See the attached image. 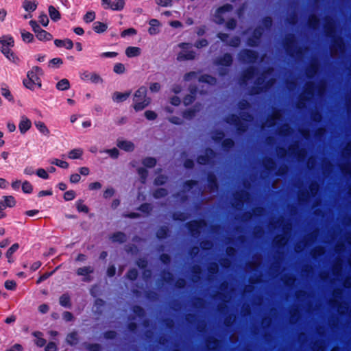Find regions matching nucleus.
Wrapping results in <instances>:
<instances>
[{
    "mask_svg": "<svg viewBox=\"0 0 351 351\" xmlns=\"http://www.w3.org/2000/svg\"><path fill=\"white\" fill-rule=\"evenodd\" d=\"M14 45V40L10 35H5L0 37V50L2 53L10 61L16 62L18 58L15 56L10 48Z\"/></svg>",
    "mask_w": 351,
    "mask_h": 351,
    "instance_id": "obj_3",
    "label": "nucleus"
},
{
    "mask_svg": "<svg viewBox=\"0 0 351 351\" xmlns=\"http://www.w3.org/2000/svg\"><path fill=\"white\" fill-rule=\"evenodd\" d=\"M258 58V53L254 50L243 49L239 53V59L243 62L254 63Z\"/></svg>",
    "mask_w": 351,
    "mask_h": 351,
    "instance_id": "obj_6",
    "label": "nucleus"
},
{
    "mask_svg": "<svg viewBox=\"0 0 351 351\" xmlns=\"http://www.w3.org/2000/svg\"><path fill=\"white\" fill-rule=\"evenodd\" d=\"M54 45L57 47H65L66 49H71L73 47V43L69 38L64 40L56 39L54 40Z\"/></svg>",
    "mask_w": 351,
    "mask_h": 351,
    "instance_id": "obj_21",
    "label": "nucleus"
},
{
    "mask_svg": "<svg viewBox=\"0 0 351 351\" xmlns=\"http://www.w3.org/2000/svg\"><path fill=\"white\" fill-rule=\"evenodd\" d=\"M21 34L22 40L25 43H30L34 40V35L32 33L23 29L21 31Z\"/></svg>",
    "mask_w": 351,
    "mask_h": 351,
    "instance_id": "obj_43",
    "label": "nucleus"
},
{
    "mask_svg": "<svg viewBox=\"0 0 351 351\" xmlns=\"http://www.w3.org/2000/svg\"><path fill=\"white\" fill-rule=\"evenodd\" d=\"M22 5L24 10L27 12H34L37 8V3L36 1L29 0H24Z\"/></svg>",
    "mask_w": 351,
    "mask_h": 351,
    "instance_id": "obj_36",
    "label": "nucleus"
},
{
    "mask_svg": "<svg viewBox=\"0 0 351 351\" xmlns=\"http://www.w3.org/2000/svg\"><path fill=\"white\" fill-rule=\"evenodd\" d=\"M324 32L326 36L332 40V49L342 50L344 48V41L341 36L336 35L335 21L331 17L326 19Z\"/></svg>",
    "mask_w": 351,
    "mask_h": 351,
    "instance_id": "obj_1",
    "label": "nucleus"
},
{
    "mask_svg": "<svg viewBox=\"0 0 351 351\" xmlns=\"http://www.w3.org/2000/svg\"><path fill=\"white\" fill-rule=\"evenodd\" d=\"M59 303L62 306L70 308L71 307L70 295L68 293L62 294L59 298Z\"/></svg>",
    "mask_w": 351,
    "mask_h": 351,
    "instance_id": "obj_33",
    "label": "nucleus"
},
{
    "mask_svg": "<svg viewBox=\"0 0 351 351\" xmlns=\"http://www.w3.org/2000/svg\"><path fill=\"white\" fill-rule=\"evenodd\" d=\"M22 191L23 193L30 194L32 193L33 186L29 181H24L21 184Z\"/></svg>",
    "mask_w": 351,
    "mask_h": 351,
    "instance_id": "obj_60",
    "label": "nucleus"
},
{
    "mask_svg": "<svg viewBox=\"0 0 351 351\" xmlns=\"http://www.w3.org/2000/svg\"><path fill=\"white\" fill-rule=\"evenodd\" d=\"M35 125L38 131L44 135L48 136L50 133L49 130L47 128L45 123L42 121L35 122Z\"/></svg>",
    "mask_w": 351,
    "mask_h": 351,
    "instance_id": "obj_44",
    "label": "nucleus"
},
{
    "mask_svg": "<svg viewBox=\"0 0 351 351\" xmlns=\"http://www.w3.org/2000/svg\"><path fill=\"white\" fill-rule=\"evenodd\" d=\"M241 44V38L238 36H234L230 38L229 42L227 43L228 45L232 47H238Z\"/></svg>",
    "mask_w": 351,
    "mask_h": 351,
    "instance_id": "obj_64",
    "label": "nucleus"
},
{
    "mask_svg": "<svg viewBox=\"0 0 351 351\" xmlns=\"http://www.w3.org/2000/svg\"><path fill=\"white\" fill-rule=\"evenodd\" d=\"M136 103L133 106V108L136 111L142 110L145 108H146L151 101V99L147 97H143V99H136Z\"/></svg>",
    "mask_w": 351,
    "mask_h": 351,
    "instance_id": "obj_20",
    "label": "nucleus"
},
{
    "mask_svg": "<svg viewBox=\"0 0 351 351\" xmlns=\"http://www.w3.org/2000/svg\"><path fill=\"white\" fill-rule=\"evenodd\" d=\"M19 248V243H14L6 252V257L8 258V262L11 263L10 258L12 257V254L16 252L18 249Z\"/></svg>",
    "mask_w": 351,
    "mask_h": 351,
    "instance_id": "obj_54",
    "label": "nucleus"
},
{
    "mask_svg": "<svg viewBox=\"0 0 351 351\" xmlns=\"http://www.w3.org/2000/svg\"><path fill=\"white\" fill-rule=\"evenodd\" d=\"M233 10V5L230 3H226L220 7H219L215 14V16L217 19V23L221 25L225 22V19L222 14L225 12H231Z\"/></svg>",
    "mask_w": 351,
    "mask_h": 351,
    "instance_id": "obj_10",
    "label": "nucleus"
},
{
    "mask_svg": "<svg viewBox=\"0 0 351 351\" xmlns=\"http://www.w3.org/2000/svg\"><path fill=\"white\" fill-rule=\"evenodd\" d=\"M297 40L295 34H289L286 36L283 41V47L285 52L290 57H294L295 55H300L302 53V48H296Z\"/></svg>",
    "mask_w": 351,
    "mask_h": 351,
    "instance_id": "obj_4",
    "label": "nucleus"
},
{
    "mask_svg": "<svg viewBox=\"0 0 351 351\" xmlns=\"http://www.w3.org/2000/svg\"><path fill=\"white\" fill-rule=\"evenodd\" d=\"M162 280L166 283H171L173 280V276L169 271L164 270L162 272Z\"/></svg>",
    "mask_w": 351,
    "mask_h": 351,
    "instance_id": "obj_53",
    "label": "nucleus"
},
{
    "mask_svg": "<svg viewBox=\"0 0 351 351\" xmlns=\"http://www.w3.org/2000/svg\"><path fill=\"white\" fill-rule=\"evenodd\" d=\"M147 88L145 86L140 87L133 95L136 99H143V97H147Z\"/></svg>",
    "mask_w": 351,
    "mask_h": 351,
    "instance_id": "obj_62",
    "label": "nucleus"
},
{
    "mask_svg": "<svg viewBox=\"0 0 351 351\" xmlns=\"http://www.w3.org/2000/svg\"><path fill=\"white\" fill-rule=\"evenodd\" d=\"M125 5V0H115L112 2L111 10L114 11H121Z\"/></svg>",
    "mask_w": 351,
    "mask_h": 351,
    "instance_id": "obj_50",
    "label": "nucleus"
},
{
    "mask_svg": "<svg viewBox=\"0 0 351 351\" xmlns=\"http://www.w3.org/2000/svg\"><path fill=\"white\" fill-rule=\"evenodd\" d=\"M56 87L59 90H66L70 88V83L67 79H62L56 85Z\"/></svg>",
    "mask_w": 351,
    "mask_h": 351,
    "instance_id": "obj_41",
    "label": "nucleus"
},
{
    "mask_svg": "<svg viewBox=\"0 0 351 351\" xmlns=\"http://www.w3.org/2000/svg\"><path fill=\"white\" fill-rule=\"evenodd\" d=\"M138 173L140 176L141 182L145 184L148 177V171L144 167H140L138 169Z\"/></svg>",
    "mask_w": 351,
    "mask_h": 351,
    "instance_id": "obj_56",
    "label": "nucleus"
},
{
    "mask_svg": "<svg viewBox=\"0 0 351 351\" xmlns=\"http://www.w3.org/2000/svg\"><path fill=\"white\" fill-rule=\"evenodd\" d=\"M100 153H106L109 155V156L112 159H117L119 156V151L116 147L112 149H107L104 151H100Z\"/></svg>",
    "mask_w": 351,
    "mask_h": 351,
    "instance_id": "obj_47",
    "label": "nucleus"
},
{
    "mask_svg": "<svg viewBox=\"0 0 351 351\" xmlns=\"http://www.w3.org/2000/svg\"><path fill=\"white\" fill-rule=\"evenodd\" d=\"M110 240L114 243L122 244L126 242L127 236L123 232H116L110 236Z\"/></svg>",
    "mask_w": 351,
    "mask_h": 351,
    "instance_id": "obj_18",
    "label": "nucleus"
},
{
    "mask_svg": "<svg viewBox=\"0 0 351 351\" xmlns=\"http://www.w3.org/2000/svg\"><path fill=\"white\" fill-rule=\"evenodd\" d=\"M256 68L251 66L247 68L242 73L241 80V83H245L247 80L253 78L255 75Z\"/></svg>",
    "mask_w": 351,
    "mask_h": 351,
    "instance_id": "obj_19",
    "label": "nucleus"
},
{
    "mask_svg": "<svg viewBox=\"0 0 351 351\" xmlns=\"http://www.w3.org/2000/svg\"><path fill=\"white\" fill-rule=\"evenodd\" d=\"M287 239L286 238L282 236V235H280V236H278V237L276 238V239L274 240V245L278 248H281L282 247L285 243H287Z\"/></svg>",
    "mask_w": 351,
    "mask_h": 351,
    "instance_id": "obj_61",
    "label": "nucleus"
},
{
    "mask_svg": "<svg viewBox=\"0 0 351 351\" xmlns=\"http://www.w3.org/2000/svg\"><path fill=\"white\" fill-rule=\"evenodd\" d=\"M32 122L31 121L25 116H22L21 118V121L19 124V129L20 132L22 134L26 133L31 128Z\"/></svg>",
    "mask_w": 351,
    "mask_h": 351,
    "instance_id": "obj_17",
    "label": "nucleus"
},
{
    "mask_svg": "<svg viewBox=\"0 0 351 351\" xmlns=\"http://www.w3.org/2000/svg\"><path fill=\"white\" fill-rule=\"evenodd\" d=\"M43 75V69L38 66H34L27 73V78L23 80V85L28 89L34 90L36 87L41 88L42 83L40 78V75Z\"/></svg>",
    "mask_w": 351,
    "mask_h": 351,
    "instance_id": "obj_2",
    "label": "nucleus"
},
{
    "mask_svg": "<svg viewBox=\"0 0 351 351\" xmlns=\"http://www.w3.org/2000/svg\"><path fill=\"white\" fill-rule=\"evenodd\" d=\"M224 132L222 130H216L215 134L212 136V139L217 143H221L224 139Z\"/></svg>",
    "mask_w": 351,
    "mask_h": 351,
    "instance_id": "obj_48",
    "label": "nucleus"
},
{
    "mask_svg": "<svg viewBox=\"0 0 351 351\" xmlns=\"http://www.w3.org/2000/svg\"><path fill=\"white\" fill-rule=\"evenodd\" d=\"M93 272H94V269L91 266H85V267H80L76 271V274L77 276H84V281H85V282H90L91 280L90 274Z\"/></svg>",
    "mask_w": 351,
    "mask_h": 351,
    "instance_id": "obj_15",
    "label": "nucleus"
},
{
    "mask_svg": "<svg viewBox=\"0 0 351 351\" xmlns=\"http://www.w3.org/2000/svg\"><path fill=\"white\" fill-rule=\"evenodd\" d=\"M66 341L71 346L77 344L78 341L77 334L76 332H72L69 333L66 337Z\"/></svg>",
    "mask_w": 351,
    "mask_h": 351,
    "instance_id": "obj_51",
    "label": "nucleus"
},
{
    "mask_svg": "<svg viewBox=\"0 0 351 351\" xmlns=\"http://www.w3.org/2000/svg\"><path fill=\"white\" fill-rule=\"evenodd\" d=\"M83 154V151L81 149H73L69 152V158L71 159H78Z\"/></svg>",
    "mask_w": 351,
    "mask_h": 351,
    "instance_id": "obj_52",
    "label": "nucleus"
},
{
    "mask_svg": "<svg viewBox=\"0 0 351 351\" xmlns=\"http://www.w3.org/2000/svg\"><path fill=\"white\" fill-rule=\"evenodd\" d=\"M249 193L245 191H241L239 192H237L234 195V199L237 205L241 206L243 204L245 201V197H248Z\"/></svg>",
    "mask_w": 351,
    "mask_h": 351,
    "instance_id": "obj_26",
    "label": "nucleus"
},
{
    "mask_svg": "<svg viewBox=\"0 0 351 351\" xmlns=\"http://www.w3.org/2000/svg\"><path fill=\"white\" fill-rule=\"evenodd\" d=\"M232 63L233 58L229 53H225L223 56L218 57L215 60V64L221 66L229 67Z\"/></svg>",
    "mask_w": 351,
    "mask_h": 351,
    "instance_id": "obj_13",
    "label": "nucleus"
},
{
    "mask_svg": "<svg viewBox=\"0 0 351 351\" xmlns=\"http://www.w3.org/2000/svg\"><path fill=\"white\" fill-rule=\"evenodd\" d=\"M195 58V52L193 51H181L178 54V61L192 60Z\"/></svg>",
    "mask_w": 351,
    "mask_h": 351,
    "instance_id": "obj_22",
    "label": "nucleus"
},
{
    "mask_svg": "<svg viewBox=\"0 0 351 351\" xmlns=\"http://www.w3.org/2000/svg\"><path fill=\"white\" fill-rule=\"evenodd\" d=\"M156 162V159L154 157H146L142 161V164L147 168L154 167Z\"/></svg>",
    "mask_w": 351,
    "mask_h": 351,
    "instance_id": "obj_45",
    "label": "nucleus"
},
{
    "mask_svg": "<svg viewBox=\"0 0 351 351\" xmlns=\"http://www.w3.org/2000/svg\"><path fill=\"white\" fill-rule=\"evenodd\" d=\"M206 225L204 220L203 219H195L189 221L186 223V227L193 237H197L200 234V230L202 228Z\"/></svg>",
    "mask_w": 351,
    "mask_h": 351,
    "instance_id": "obj_7",
    "label": "nucleus"
},
{
    "mask_svg": "<svg viewBox=\"0 0 351 351\" xmlns=\"http://www.w3.org/2000/svg\"><path fill=\"white\" fill-rule=\"evenodd\" d=\"M80 77L84 81H90L93 84H101L103 82V79L95 73L84 71L81 73Z\"/></svg>",
    "mask_w": 351,
    "mask_h": 351,
    "instance_id": "obj_11",
    "label": "nucleus"
},
{
    "mask_svg": "<svg viewBox=\"0 0 351 351\" xmlns=\"http://www.w3.org/2000/svg\"><path fill=\"white\" fill-rule=\"evenodd\" d=\"M48 10H49V16L53 21L56 22L60 19V18H61L60 13L58 10L56 9V8L54 6L49 5Z\"/></svg>",
    "mask_w": 351,
    "mask_h": 351,
    "instance_id": "obj_34",
    "label": "nucleus"
},
{
    "mask_svg": "<svg viewBox=\"0 0 351 351\" xmlns=\"http://www.w3.org/2000/svg\"><path fill=\"white\" fill-rule=\"evenodd\" d=\"M216 156V152L210 147L205 149V154L199 155L197 157V162L199 165H208L213 163V160Z\"/></svg>",
    "mask_w": 351,
    "mask_h": 351,
    "instance_id": "obj_9",
    "label": "nucleus"
},
{
    "mask_svg": "<svg viewBox=\"0 0 351 351\" xmlns=\"http://www.w3.org/2000/svg\"><path fill=\"white\" fill-rule=\"evenodd\" d=\"M208 188L210 192L218 190L219 184L216 175L213 172H209L207 175Z\"/></svg>",
    "mask_w": 351,
    "mask_h": 351,
    "instance_id": "obj_14",
    "label": "nucleus"
},
{
    "mask_svg": "<svg viewBox=\"0 0 351 351\" xmlns=\"http://www.w3.org/2000/svg\"><path fill=\"white\" fill-rule=\"evenodd\" d=\"M108 28L107 24L100 22V21H95L93 24V29L95 32L97 34H101L106 31Z\"/></svg>",
    "mask_w": 351,
    "mask_h": 351,
    "instance_id": "obj_32",
    "label": "nucleus"
},
{
    "mask_svg": "<svg viewBox=\"0 0 351 351\" xmlns=\"http://www.w3.org/2000/svg\"><path fill=\"white\" fill-rule=\"evenodd\" d=\"M307 24L310 28L313 29H317V27H318L320 24L319 17L315 14L310 15L308 19Z\"/></svg>",
    "mask_w": 351,
    "mask_h": 351,
    "instance_id": "obj_30",
    "label": "nucleus"
},
{
    "mask_svg": "<svg viewBox=\"0 0 351 351\" xmlns=\"http://www.w3.org/2000/svg\"><path fill=\"white\" fill-rule=\"evenodd\" d=\"M264 33V28L258 25L256 27L252 32L251 36L247 38L246 43L249 47H256L259 45L261 38Z\"/></svg>",
    "mask_w": 351,
    "mask_h": 351,
    "instance_id": "obj_5",
    "label": "nucleus"
},
{
    "mask_svg": "<svg viewBox=\"0 0 351 351\" xmlns=\"http://www.w3.org/2000/svg\"><path fill=\"white\" fill-rule=\"evenodd\" d=\"M83 346L84 348L88 351H101L102 347L99 343H84Z\"/></svg>",
    "mask_w": 351,
    "mask_h": 351,
    "instance_id": "obj_40",
    "label": "nucleus"
},
{
    "mask_svg": "<svg viewBox=\"0 0 351 351\" xmlns=\"http://www.w3.org/2000/svg\"><path fill=\"white\" fill-rule=\"evenodd\" d=\"M240 119H241L238 115L236 114H232L226 118L225 121L230 125H235Z\"/></svg>",
    "mask_w": 351,
    "mask_h": 351,
    "instance_id": "obj_58",
    "label": "nucleus"
},
{
    "mask_svg": "<svg viewBox=\"0 0 351 351\" xmlns=\"http://www.w3.org/2000/svg\"><path fill=\"white\" fill-rule=\"evenodd\" d=\"M198 80L199 82L210 85H214L217 82V79L209 74H203L200 75Z\"/></svg>",
    "mask_w": 351,
    "mask_h": 351,
    "instance_id": "obj_29",
    "label": "nucleus"
},
{
    "mask_svg": "<svg viewBox=\"0 0 351 351\" xmlns=\"http://www.w3.org/2000/svg\"><path fill=\"white\" fill-rule=\"evenodd\" d=\"M221 145L223 152L228 153L234 148L235 142L231 138H226L223 140Z\"/></svg>",
    "mask_w": 351,
    "mask_h": 351,
    "instance_id": "obj_24",
    "label": "nucleus"
},
{
    "mask_svg": "<svg viewBox=\"0 0 351 351\" xmlns=\"http://www.w3.org/2000/svg\"><path fill=\"white\" fill-rule=\"evenodd\" d=\"M220 341L218 339L210 337L206 341V347L208 351H214L219 345Z\"/></svg>",
    "mask_w": 351,
    "mask_h": 351,
    "instance_id": "obj_23",
    "label": "nucleus"
},
{
    "mask_svg": "<svg viewBox=\"0 0 351 351\" xmlns=\"http://www.w3.org/2000/svg\"><path fill=\"white\" fill-rule=\"evenodd\" d=\"M168 180V177L165 175H158L156 176L154 180V184L155 186H161L164 185Z\"/></svg>",
    "mask_w": 351,
    "mask_h": 351,
    "instance_id": "obj_49",
    "label": "nucleus"
},
{
    "mask_svg": "<svg viewBox=\"0 0 351 351\" xmlns=\"http://www.w3.org/2000/svg\"><path fill=\"white\" fill-rule=\"evenodd\" d=\"M315 84L313 82H308L304 90V95L301 96L298 106L301 104L302 101H308V98L306 96H313L315 92Z\"/></svg>",
    "mask_w": 351,
    "mask_h": 351,
    "instance_id": "obj_12",
    "label": "nucleus"
},
{
    "mask_svg": "<svg viewBox=\"0 0 351 351\" xmlns=\"http://www.w3.org/2000/svg\"><path fill=\"white\" fill-rule=\"evenodd\" d=\"M130 91L121 93V92H114L112 95V100L116 103H120L125 101L130 96Z\"/></svg>",
    "mask_w": 351,
    "mask_h": 351,
    "instance_id": "obj_25",
    "label": "nucleus"
},
{
    "mask_svg": "<svg viewBox=\"0 0 351 351\" xmlns=\"http://www.w3.org/2000/svg\"><path fill=\"white\" fill-rule=\"evenodd\" d=\"M169 235V229L167 226H160L156 231V236L159 240L167 238Z\"/></svg>",
    "mask_w": 351,
    "mask_h": 351,
    "instance_id": "obj_27",
    "label": "nucleus"
},
{
    "mask_svg": "<svg viewBox=\"0 0 351 351\" xmlns=\"http://www.w3.org/2000/svg\"><path fill=\"white\" fill-rule=\"evenodd\" d=\"M36 36L40 41H49L53 38V36L45 29L38 32Z\"/></svg>",
    "mask_w": 351,
    "mask_h": 351,
    "instance_id": "obj_39",
    "label": "nucleus"
},
{
    "mask_svg": "<svg viewBox=\"0 0 351 351\" xmlns=\"http://www.w3.org/2000/svg\"><path fill=\"white\" fill-rule=\"evenodd\" d=\"M172 218L174 221L182 222L188 218V216L187 214L184 212L178 211L173 213Z\"/></svg>",
    "mask_w": 351,
    "mask_h": 351,
    "instance_id": "obj_46",
    "label": "nucleus"
},
{
    "mask_svg": "<svg viewBox=\"0 0 351 351\" xmlns=\"http://www.w3.org/2000/svg\"><path fill=\"white\" fill-rule=\"evenodd\" d=\"M153 197L156 199H160L166 197L168 195V191L165 188H158L153 192Z\"/></svg>",
    "mask_w": 351,
    "mask_h": 351,
    "instance_id": "obj_42",
    "label": "nucleus"
},
{
    "mask_svg": "<svg viewBox=\"0 0 351 351\" xmlns=\"http://www.w3.org/2000/svg\"><path fill=\"white\" fill-rule=\"evenodd\" d=\"M1 204L0 206H3L1 208L5 210L6 208H13L16 206V201L12 195H4L0 200Z\"/></svg>",
    "mask_w": 351,
    "mask_h": 351,
    "instance_id": "obj_16",
    "label": "nucleus"
},
{
    "mask_svg": "<svg viewBox=\"0 0 351 351\" xmlns=\"http://www.w3.org/2000/svg\"><path fill=\"white\" fill-rule=\"evenodd\" d=\"M105 305V301L101 298H97L94 302L95 313L99 315L102 314L103 307Z\"/></svg>",
    "mask_w": 351,
    "mask_h": 351,
    "instance_id": "obj_35",
    "label": "nucleus"
},
{
    "mask_svg": "<svg viewBox=\"0 0 351 351\" xmlns=\"http://www.w3.org/2000/svg\"><path fill=\"white\" fill-rule=\"evenodd\" d=\"M275 167L276 162L271 158H267L263 162V167L269 173L271 172Z\"/></svg>",
    "mask_w": 351,
    "mask_h": 351,
    "instance_id": "obj_37",
    "label": "nucleus"
},
{
    "mask_svg": "<svg viewBox=\"0 0 351 351\" xmlns=\"http://www.w3.org/2000/svg\"><path fill=\"white\" fill-rule=\"evenodd\" d=\"M76 208L78 212L88 213L89 211L88 207L83 204V200L79 199L76 202Z\"/></svg>",
    "mask_w": 351,
    "mask_h": 351,
    "instance_id": "obj_57",
    "label": "nucleus"
},
{
    "mask_svg": "<svg viewBox=\"0 0 351 351\" xmlns=\"http://www.w3.org/2000/svg\"><path fill=\"white\" fill-rule=\"evenodd\" d=\"M319 69V65L316 62H312L310 65V67L306 71V74L308 77H311L312 75L317 73Z\"/></svg>",
    "mask_w": 351,
    "mask_h": 351,
    "instance_id": "obj_55",
    "label": "nucleus"
},
{
    "mask_svg": "<svg viewBox=\"0 0 351 351\" xmlns=\"http://www.w3.org/2000/svg\"><path fill=\"white\" fill-rule=\"evenodd\" d=\"M262 23L263 25V28H265L266 29H269L273 24V21L271 16H264L262 19Z\"/></svg>",
    "mask_w": 351,
    "mask_h": 351,
    "instance_id": "obj_63",
    "label": "nucleus"
},
{
    "mask_svg": "<svg viewBox=\"0 0 351 351\" xmlns=\"http://www.w3.org/2000/svg\"><path fill=\"white\" fill-rule=\"evenodd\" d=\"M150 27L148 29L149 34L155 35L159 32L160 22L157 19H151L149 23Z\"/></svg>",
    "mask_w": 351,
    "mask_h": 351,
    "instance_id": "obj_28",
    "label": "nucleus"
},
{
    "mask_svg": "<svg viewBox=\"0 0 351 351\" xmlns=\"http://www.w3.org/2000/svg\"><path fill=\"white\" fill-rule=\"evenodd\" d=\"M117 146L125 152L132 151V142L128 141L122 139H117Z\"/></svg>",
    "mask_w": 351,
    "mask_h": 351,
    "instance_id": "obj_31",
    "label": "nucleus"
},
{
    "mask_svg": "<svg viewBox=\"0 0 351 351\" xmlns=\"http://www.w3.org/2000/svg\"><path fill=\"white\" fill-rule=\"evenodd\" d=\"M197 111L198 110L195 108L186 109L182 112V117L186 119L191 120L195 117Z\"/></svg>",
    "mask_w": 351,
    "mask_h": 351,
    "instance_id": "obj_38",
    "label": "nucleus"
},
{
    "mask_svg": "<svg viewBox=\"0 0 351 351\" xmlns=\"http://www.w3.org/2000/svg\"><path fill=\"white\" fill-rule=\"evenodd\" d=\"M1 93L2 96H3L6 99L9 101L14 102V97L11 94L10 90L7 87H1Z\"/></svg>",
    "mask_w": 351,
    "mask_h": 351,
    "instance_id": "obj_59",
    "label": "nucleus"
},
{
    "mask_svg": "<svg viewBox=\"0 0 351 351\" xmlns=\"http://www.w3.org/2000/svg\"><path fill=\"white\" fill-rule=\"evenodd\" d=\"M265 82V79L262 77H259L256 79L255 81L256 86H252L250 90V95H256L258 94H260L261 93L263 92L265 88L269 87L271 85L273 82V80H268L265 86H263V84Z\"/></svg>",
    "mask_w": 351,
    "mask_h": 351,
    "instance_id": "obj_8",
    "label": "nucleus"
}]
</instances>
